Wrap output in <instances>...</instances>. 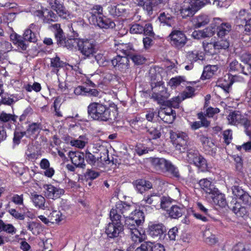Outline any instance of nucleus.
Segmentation results:
<instances>
[{
  "label": "nucleus",
  "instance_id": "f257e3e1",
  "mask_svg": "<svg viewBox=\"0 0 251 251\" xmlns=\"http://www.w3.org/2000/svg\"><path fill=\"white\" fill-rule=\"evenodd\" d=\"M117 107L114 103L109 106L100 102L90 103L87 107V113L93 120L100 122H112L117 117Z\"/></svg>",
  "mask_w": 251,
  "mask_h": 251
},
{
  "label": "nucleus",
  "instance_id": "f03ea898",
  "mask_svg": "<svg viewBox=\"0 0 251 251\" xmlns=\"http://www.w3.org/2000/svg\"><path fill=\"white\" fill-rule=\"evenodd\" d=\"M144 221V213L139 209L131 212L125 220V227L128 230L132 240L135 243H141L145 238V234L141 233L139 229V226L143 224Z\"/></svg>",
  "mask_w": 251,
  "mask_h": 251
},
{
  "label": "nucleus",
  "instance_id": "7ed1b4c3",
  "mask_svg": "<svg viewBox=\"0 0 251 251\" xmlns=\"http://www.w3.org/2000/svg\"><path fill=\"white\" fill-rule=\"evenodd\" d=\"M52 27L55 30L54 35L58 45L69 50H73L77 47L79 39L72 36L65 37L60 24L53 25Z\"/></svg>",
  "mask_w": 251,
  "mask_h": 251
},
{
  "label": "nucleus",
  "instance_id": "20e7f679",
  "mask_svg": "<svg viewBox=\"0 0 251 251\" xmlns=\"http://www.w3.org/2000/svg\"><path fill=\"white\" fill-rule=\"evenodd\" d=\"M10 38L14 44L19 49L25 50L28 47L26 42L35 43L37 41V37L31 29H26L22 37L17 34L11 35Z\"/></svg>",
  "mask_w": 251,
  "mask_h": 251
},
{
  "label": "nucleus",
  "instance_id": "39448f33",
  "mask_svg": "<svg viewBox=\"0 0 251 251\" xmlns=\"http://www.w3.org/2000/svg\"><path fill=\"white\" fill-rule=\"evenodd\" d=\"M162 81L151 83L152 90L151 98L157 102L158 103L164 105L166 100L169 98L170 94L167 92V88L163 85Z\"/></svg>",
  "mask_w": 251,
  "mask_h": 251
},
{
  "label": "nucleus",
  "instance_id": "423d86ee",
  "mask_svg": "<svg viewBox=\"0 0 251 251\" xmlns=\"http://www.w3.org/2000/svg\"><path fill=\"white\" fill-rule=\"evenodd\" d=\"M111 222L105 226V233L108 238L114 239L121 236L124 229L122 221L110 216Z\"/></svg>",
  "mask_w": 251,
  "mask_h": 251
},
{
  "label": "nucleus",
  "instance_id": "0eeeda50",
  "mask_svg": "<svg viewBox=\"0 0 251 251\" xmlns=\"http://www.w3.org/2000/svg\"><path fill=\"white\" fill-rule=\"evenodd\" d=\"M187 157L188 162L194 164L201 172L207 170V164L206 159L201 156L199 151L195 149H190L187 150Z\"/></svg>",
  "mask_w": 251,
  "mask_h": 251
},
{
  "label": "nucleus",
  "instance_id": "6e6552de",
  "mask_svg": "<svg viewBox=\"0 0 251 251\" xmlns=\"http://www.w3.org/2000/svg\"><path fill=\"white\" fill-rule=\"evenodd\" d=\"M131 206L125 202L120 201L112 208L109 213V216L113 217L122 221L123 218L126 219L127 215L131 213Z\"/></svg>",
  "mask_w": 251,
  "mask_h": 251
},
{
  "label": "nucleus",
  "instance_id": "1a4fd4ad",
  "mask_svg": "<svg viewBox=\"0 0 251 251\" xmlns=\"http://www.w3.org/2000/svg\"><path fill=\"white\" fill-rule=\"evenodd\" d=\"M78 50L87 57L93 56L96 52L95 41L93 39H79Z\"/></svg>",
  "mask_w": 251,
  "mask_h": 251
},
{
  "label": "nucleus",
  "instance_id": "9d476101",
  "mask_svg": "<svg viewBox=\"0 0 251 251\" xmlns=\"http://www.w3.org/2000/svg\"><path fill=\"white\" fill-rule=\"evenodd\" d=\"M170 43L176 49L180 50L185 46L188 38L184 33L180 30L174 29L170 34Z\"/></svg>",
  "mask_w": 251,
  "mask_h": 251
},
{
  "label": "nucleus",
  "instance_id": "9b49d317",
  "mask_svg": "<svg viewBox=\"0 0 251 251\" xmlns=\"http://www.w3.org/2000/svg\"><path fill=\"white\" fill-rule=\"evenodd\" d=\"M112 66L121 72L126 73L129 69V60L126 56L117 55L111 60Z\"/></svg>",
  "mask_w": 251,
  "mask_h": 251
},
{
  "label": "nucleus",
  "instance_id": "f8f14e48",
  "mask_svg": "<svg viewBox=\"0 0 251 251\" xmlns=\"http://www.w3.org/2000/svg\"><path fill=\"white\" fill-rule=\"evenodd\" d=\"M214 204L221 208L225 207L227 206L228 208L230 209L234 213H235V203L233 205H229L227 204L225 196L218 190H216L214 193L211 195Z\"/></svg>",
  "mask_w": 251,
  "mask_h": 251
},
{
  "label": "nucleus",
  "instance_id": "ddd939ff",
  "mask_svg": "<svg viewBox=\"0 0 251 251\" xmlns=\"http://www.w3.org/2000/svg\"><path fill=\"white\" fill-rule=\"evenodd\" d=\"M166 231V227L161 223L154 222L149 224L148 232L149 235L153 238L160 239Z\"/></svg>",
  "mask_w": 251,
  "mask_h": 251
},
{
  "label": "nucleus",
  "instance_id": "4468645a",
  "mask_svg": "<svg viewBox=\"0 0 251 251\" xmlns=\"http://www.w3.org/2000/svg\"><path fill=\"white\" fill-rule=\"evenodd\" d=\"M199 10L192 0H186L182 3L180 9V14L183 18L193 16Z\"/></svg>",
  "mask_w": 251,
  "mask_h": 251
},
{
  "label": "nucleus",
  "instance_id": "2eb2a0df",
  "mask_svg": "<svg viewBox=\"0 0 251 251\" xmlns=\"http://www.w3.org/2000/svg\"><path fill=\"white\" fill-rule=\"evenodd\" d=\"M43 188L45 196L49 199L58 198L64 193V190L63 189L55 187L51 184H45Z\"/></svg>",
  "mask_w": 251,
  "mask_h": 251
},
{
  "label": "nucleus",
  "instance_id": "dca6fc26",
  "mask_svg": "<svg viewBox=\"0 0 251 251\" xmlns=\"http://www.w3.org/2000/svg\"><path fill=\"white\" fill-rule=\"evenodd\" d=\"M175 135L176 137L174 144L176 145V150L179 151L180 152H185L187 148V135L184 132L179 131L176 132Z\"/></svg>",
  "mask_w": 251,
  "mask_h": 251
},
{
  "label": "nucleus",
  "instance_id": "f3484780",
  "mask_svg": "<svg viewBox=\"0 0 251 251\" xmlns=\"http://www.w3.org/2000/svg\"><path fill=\"white\" fill-rule=\"evenodd\" d=\"M155 162L159 165H163L166 171L172 177L178 178L180 176L178 170L176 167L170 161L165 159H156Z\"/></svg>",
  "mask_w": 251,
  "mask_h": 251
},
{
  "label": "nucleus",
  "instance_id": "a211bd4d",
  "mask_svg": "<svg viewBox=\"0 0 251 251\" xmlns=\"http://www.w3.org/2000/svg\"><path fill=\"white\" fill-rule=\"evenodd\" d=\"M108 11L114 17L127 16L130 13V9L123 4L110 5L108 7Z\"/></svg>",
  "mask_w": 251,
  "mask_h": 251
},
{
  "label": "nucleus",
  "instance_id": "6ab92c4d",
  "mask_svg": "<svg viewBox=\"0 0 251 251\" xmlns=\"http://www.w3.org/2000/svg\"><path fill=\"white\" fill-rule=\"evenodd\" d=\"M69 156L72 163L76 168L84 169L86 167L85 154L79 151H70Z\"/></svg>",
  "mask_w": 251,
  "mask_h": 251
},
{
  "label": "nucleus",
  "instance_id": "aec40b11",
  "mask_svg": "<svg viewBox=\"0 0 251 251\" xmlns=\"http://www.w3.org/2000/svg\"><path fill=\"white\" fill-rule=\"evenodd\" d=\"M196 205L198 210H199L201 213H194V216L197 219L200 220L204 222L209 221V219L211 218L210 214L211 210L206 208L200 202H197Z\"/></svg>",
  "mask_w": 251,
  "mask_h": 251
},
{
  "label": "nucleus",
  "instance_id": "412c9836",
  "mask_svg": "<svg viewBox=\"0 0 251 251\" xmlns=\"http://www.w3.org/2000/svg\"><path fill=\"white\" fill-rule=\"evenodd\" d=\"M237 208L238 207L236 206ZM238 209V210L236 211V217L237 218L236 227L241 226L244 228H246L248 226L247 221L249 219L248 211L245 206H240Z\"/></svg>",
  "mask_w": 251,
  "mask_h": 251
},
{
  "label": "nucleus",
  "instance_id": "4be33fe9",
  "mask_svg": "<svg viewBox=\"0 0 251 251\" xmlns=\"http://www.w3.org/2000/svg\"><path fill=\"white\" fill-rule=\"evenodd\" d=\"M235 75L231 73L227 74V75L225 76L224 79L219 80L216 86L217 88L220 87L223 89L224 91L228 92L229 88L234 82Z\"/></svg>",
  "mask_w": 251,
  "mask_h": 251
},
{
  "label": "nucleus",
  "instance_id": "5701e85b",
  "mask_svg": "<svg viewBox=\"0 0 251 251\" xmlns=\"http://www.w3.org/2000/svg\"><path fill=\"white\" fill-rule=\"evenodd\" d=\"M251 204V196L242 189L236 187V204Z\"/></svg>",
  "mask_w": 251,
  "mask_h": 251
},
{
  "label": "nucleus",
  "instance_id": "b1692460",
  "mask_svg": "<svg viewBox=\"0 0 251 251\" xmlns=\"http://www.w3.org/2000/svg\"><path fill=\"white\" fill-rule=\"evenodd\" d=\"M136 191L141 194L151 189L152 188V183L144 179H138L133 182Z\"/></svg>",
  "mask_w": 251,
  "mask_h": 251
},
{
  "label": "nucleus",
  "instance_id": "393cba45",
  "mask_svg": "<svg viewBox=\"0 0 251 251\" xmlns=\"http://www.w3.org/2000/svg\"><path fill=\"white\" fill-rule=\"evenodd\" d=\"M103 15V8L100 5H95L90 10L89 14L87 15L88 20L91 24L97 23V19Z\"/></svg>",
  "mask_w": 251,
  "mask_h": 251
},
{
  "label": "nucleus",
  "instance_id": "a878e982",
  "mask_svg": "<svg viewBox=\"0 0 251 251\" xmlns=\"http://www.w3.org/2000/svg\"><path fill=\"white\" fill-rule=\"evenodd\" d=\"M161 197L159 194L152 193L147 196H145L142 202L151 204L155 207H159Z\"/></svg>",
  "mask_w": 251,
  "mask_h": 251
},
{
  "label": "nucleus",
  "instance_id": "bb28decb",
  "mask_svg": "<svg viewBox=\"0 0 251 251\" xmlns=\"http://www.w3.org/2000/svg\"><path fill=\"white\" fill-rule=\"evenodd\" d=\"M241 58L244 64V65L241 64L239 65L242 72L246 75L251 74V54H246L243 55L241 56Z\"/></svg>",
  "mask_w": 251,
  "mask_h": 251
},
{
  "label": "nucleus",
  "instance_id": "cd10ccee",
  "mask_svg": "<svg viewBox=\"0 0 251 251\" xmlns=\"http://www.w3.org/2000/svg\"><path fill=\"white\" fill-rule=\"evenodd\" d=\"M42 129L43 125L41 123L29 122L25 131L27 136H37Z\"/></svg>",
  "mask_w": 251,
  "mask_h": 251
},
{
  "label": "nucleus",
  "instance_id": "c85d7f7f",
  "mask_svg": "<svg viewBox=\"0 0 251 251\" xmlns=\"http://www.w3.org/2000/svg\"><path fill=\"white\" fill-rule=\"evenodd\" d=\"M167 212L170 218L178 219L184 213L185 209L182 205H172Z\"/></svg>",
  "mask_w": 251,
  "mask_h": 251
},
{
  "label": "nucleus",
  "instance_id": "c756f323",
  "mask_svg": "<svg viewBox=\"0 0 251 251\" xmlns=\"http://www.w3.org/2000/svg\"><path fill=\"white\" fill-rule=\"evenodd\" d=\"M97 23H93L92 25H98L100 28H113L115 26V23L110 19L102 15L97 19Z\"/></svg>",
  "mask_w": 251,
  "mask_h": 251
},
{
  "label": "nucleus",
  "instance_id": "7c9ffc66",
  "mask_svg": "<svg viewBox=\"0 0 251 251\" xmlns=\"http://www.w3.org/2000/svg\"><path fill=\"white\" fill-rule=\"evenodd\" d=\"M199 184L201 188L206 193L212 195L218 189L216 188L211 181L207 178L201 179L199 181Z\"/></svg>",
  "mask_w": 251,
  "mask_h": 251
},
{
  "label": "nucleus",
  "instance_id": "2f4dec72",
  "mask_svg": "<svg viewBox=\"0 0 251 251\" xmlns=\"http://www.w3.org/2000/svg\"><path fill=\"white\" fill-rule=\"evenodd\" d=\"M145 130L146 135L150 140L158 139L161 135L160 128L157 126H147L145 128Z\"/></svg>",
  "mask_w": 251,
  "mask_h": 251
},
{
  "label": "nucleus",
  "instance_id": "473e14b6",
  "mask_svg": "<svg viewBox=\"0 0 251 251\" xmlns=\"http://www.w3.org/2000/svg\"><path fill=\"white\" fill-rule=\"evenodd\" d=\"M236 123L243 126L246 134L251 138V124L249 120L246 118L236 113Z\"/></svg>",
  "mask_w": 251,
  "mask_h": 251
},
{
  "label": "nucleus",
  "instance_id": "72a5a7b5",
  "mask_svg": "<svg viewBox=\"0 0 251 251\" xmlns=\"http://www.w3.org/2000/svg\"><path fill=\"white\" fill-rule=\"evenodd\" d=\"M250 15L246 11V9H243L239 12L238 16H236V30L237 29L243 30L244 27V22H245L249 17Z\"/></svg>",
  "mask_w": 251,
  "mask_h": 251
},
{
  "label": "nucleus",
  "instance_id": "f704fd0d",
  "mask_svg": "<svg viewBox=\"0 0 251 251\" xmlns=\"http://www.w3.org/2000/svg\"><path fill=\"white\" fill-rule=\"evenodd\" d=\"M218 67L216 65H209L204 68L201 78L202 80L210 78L218 71Z\"/></svg>",
  "mask_w": 251,
  "mask_h": 251
},
{
  "label": "nucleus",
  "instance_id": "c9c22d12",
  "mask_svg": "<svg viewBox=\"0 0 251 251\" xmlns=\"http://www.w3.org/2000/svg\"><path fill=\"white\" fill-rule=\"evenodd\" d=\"M158 20L163 25L172 26L174 24V17L168 13H161L158 17Z\"/></svg>",
  "mask_w": 251,
  "mask_h": 251
},
{
  "label": "nucleus",
  "instance_id": "e433bc0d",
  "mask_svg": "<svg viewBox=\"0 0 251 251\" xmlns=\"http://www.w3.org/2000/svg\"><path fill=\"white\" fill-rule=\"evenodd\" d=\"M231 29V25L228 23H222L217 27V35L221 39L227 35Z\"/></svg>",
  "mask_w": 251,
  "mask_h": 251
},
{
  "label": "nucleus",
  "instance_id": "4c0bfd02",
  "mask_svg": "<svg viewBox=\"0 0 251 251\" xmlns=\"http://www.w3.org/2000/svg\"><path fill=\"white\" fill-rule=\"evenodd\" d=\"M65 63L60 60V58L56 56L55 57L50 58V67L53 68L54 72L57 73L59 69L64 67Z\"/></svg>",
  "mask_w": 251,
  "mask_h": 251
},
{
  "label": "nucleus",
  "instance_id": "58836bf2",
  "mask_svg": "<svg viewBox=\"0 0 251 251\" xmlns=\"http://www.w3.org/2000/svg\"><path fill=\"white\" fill-rule=\"evenodd\" d=\"M25 154L26 158L29 160L36 159L40 155L39 152L35 151L34 147L32 145H28L27 146V150L25 151Z\"/></svg>",
  "mask_w": 251,
  "mask_h": 251
},
{
  "label": "nucleus",
  "instance_id": "ea45409f",
  "mask_svg": "<svg viewBox=\"0 0 251 251\" xmlns=\"http://www.w3.org/2000/svg\"><path fill=\"white\" fill-rule=\"evenodd\" d=\"M203 59L202 56L199 55L197 50L190 51L187 53L186 60L188 62L193 64L197 61Z\"/></svg>",
  "mask_w": 251,
  "mask_h": 251
},
{
  "label": "nucleus",
  "instance_id": "a19ab883",
  "mask_svg": "<svg viewBox=\"0 0 251 251\" xmlns=\"http://www.w3.org/2000/svg\"><path fill=\"white\" fill-rule=\"evenodd\" d=\"M58 18V17L56 14L51 10L46 9L44 18L43 20L44 23L50 24L51 22L57 21Z\"/></svg>",
  "mask_w": 251,
  "mask_h": 251
},
{
  "label": "nucleus",
  "instance_id": "79ce46f5",
  "mask_svg": "<svg viewBox=\"0 0 251 251\" xmlns=\"http://www.w3.org/2000/svg\"><path fill=\"white\" fill-rule=\"evenodd\" d=\"M209 22V19L206 15H201L197 17L194 20V25L195 27L200 28L204 26Z\"/></svg>",
  "mask_w": 251,
  "mask_h": 251
},
{
  "label": "nucleus",
  "instance_id": "37998d69",
  "mask_svg": "<svg viewBox=\"0 0 251 251\" xmlns=\"http://www.w3.org/2000/svg\"><path fill=\"white\" fill-rule=\"evenodd\" d=\"M17 116L13 115L10 114H7L4 112H2L0 114V121L4 123H8L5 125V126L10 127L11 125L9 122L13 121V123L16 122Z\"/></svg>",
  "mask_w": 251,
  "mask_h": 251
},
{
  "label": "nucleus",
  "instance_id": "c03bdc74",
  "mask_svg": "<svg viewBox=\"0 0 251 251\" xmlns=\"http://www.w3.org/2000/svg\"><path fill=\"white\" fill-rule=\"evenodd\" d=\"M45 198L41 195L35 194L32 196V201L35 206L40 209H45Z\"/></svg>",
  "mask_w": 251,
  "mask_h": 251
},
{
  "label": "nucleus",
  "instance_id": "a18cd8bd",
  "mask_svg": "<svg viewBox=\"0 0 251 251\" xmlns=\"http://www.w3.org/2000/svg\"><path fill=\"white\" fill-rule=\"evenodd\" d=\"M50 218L52 223L58 224L65 219V216L60 211H53L50 214Z\"/></svg>",
  "mask_w": 251,
  "mask_h": 251
},
{
  "label": "nucleus",
  "instance_id": "49530a36",
  "mask_svg": "<svg viewBox=\"0 0 251 251\" xmlns=\"http://www.w3.org/2000/svg\"><path fill=\"white\" fill-rule=\"evenodd\" d=\"M173 200L169 197L162 196L161 197L160 203L159 206L161 208L167 211L169 210L171 206L172 205V202Z\"/></svg>",
  "mask_w": 251,
  "mask_h": 251
},
{
  "label": "nucleus",
  "instance_id": "de8ad7c7",
  "mask_svg": "<svg viewBox=\"0 0 251 251\" xmlns=\"http://www.w3.org/2000/svg\"><path fill=\"white\" fill-rule=\"evenodd\" d=\"M117 50L123 53L125 56L131 54L132 45L130 44H121L118 45Z\"/></svg>",
  "mask_w": 251,
  "mask_h": 251
},
{
  "label": "nucleus",
  "instance_id": "09e8293b",
  "mask_svg": "<svg viewBox=\"0 0 251 251\" xmlns=\"http://www.w3.org/2000/svg\"><path fill=\"white\" fill-rule=\"evenodd\" d=\"M202 46L205 52L210 54H214L217 53L215 43H208L203 42Z\"/></svg>",
  "mask_w": 251,
  "mask_h": 251
},
{
  "label": "nucleus",
  "instance_id": "8fccbe9b",
  "mask_svg": "<svg viewBox=\"0 0 251 251\" xmlns=\"http://www.w3.org/2000/svg\"><path fill=\"white\" fill-rule=\"evenodd\" d=\"M181 101V98L179 96L174 97L170 100H167L164 105L167 107H170L171 108H177L179 107V103Z\"/></svg>",
  "mask_w": 251,
  "mask_h": 251
},
{
  "label": "nucleus",
  "instance_id": "3c124183",
  "mask_svg": "<svg viewBox=\"0 0 251 251\" xmlns=\"http://www.w3.org/2000/svg\"><path fill=\"white\" fill-rule=\"evenodd\" d=\"M157 116L164 123L172 124L176 119V113L174 112L173 115H164L163 112H158Z\"/></svg>",
  "mask_w": 251,
  "mask_h": 251
},
{
  "label": "nucleus",
  "instance_id": "603ef678",
  "mask_svg": "<svg viewBox=\"0 0 251 251\" xmlns=\"http://www.w3.org/2000/svg\"><path fill=\"white\" fill-rule=\"evenodd\" d=\"M144 25L135 23L130 25L129 32L131 34H141L144 32Z\"/></svg>",
  "mask_w": 251,
  "mask_h": 251
},
{
  "label": "nucleus",
  "instance_id": "864d4df0",
  "mask_svg": "<svg viewBox=\"0 0 251 251\" xmlns=\"http://www.w3.org/2000/svg\"><path fill=\"white\" fill-rule=\"evenodd\" d=\"M59 7L56 9V12L58 16L64 19H68L70 18L69 12L66 9L65 7L62 5H59Z\"/></svg>",
  "mask_w": 251,
  "mask_h": 251
},
{
  "label": "nucleus",
  "instance_id": "5fc2aeb1",
  "mask_svg": "<svg viewBox=\"0 0 251 251\" xmlns=\"http://www.w3.org/2000/svg\"><path fill=\"white\" fill-rule=\"evenodd\" d=\"M19 99L16 95H11L10 97L4 96L1 98V102L3 104L10 105L17 101Z\"/></svg>",
  "mask_w": 251,
  "mask_h": 251
},
{
  "label": "nucleus",
  "instance_id": "6e6d98bb",
  "mask_svg": "<svg viewBox=\"0 0 251 251\" xmlns=\"http://www.w3.org/2000/svg\"><path fill=\"white\" fill-rule=\"evenodd\" d=\"M178 236V228L175 226L170 229L168 233L165 235V237L167 240L175 241L176 237Z\"/></svg>",
  "mask_w": 251,
  "mask_h": 251
},
{
  "label": "nucleus",
  "instance_id": "4d7b16f0",
  "mask_svg": "<svg viewBox=\"0 0 251 251\" xmlns=\"http://www.w3.org/2000/svg\"><path fill=\"white\" fill-rule=\"evenodd\" d=\"M231 3V0H211L212 5L220 8H227Z\"/></svg>",
  "mask_w": 251,
  "mask_h": 251
},
{
  "label": "nucleus",
  "instance_id": "13d9d810",
  "mask_svg": "<svg viewBox=\"0 0 251 251\" xmlns=\"http://www.w3.org/2000/svg\"><path fill=\"white\" fill-rule=\"evenodd\" d=\"M155 1L154 0H146L143 8L147 11L149 15L152 14V11L155 7Z\"/></svg>",
  "mask_w": 251,
  "mask_h": 251
},
{
  "label": "nucleus",
  "instance_id": "bf43d9fd",
  "mask_svg": "<svg viewBox=\"0 0 251 251\" xmlns=\"http://www.w3.org/2000/svg\"><path fill=\"white\" fill-rule=\"evenodd\" d=\"M85 159L88 164L92 166L95 165L97 161L99 162L98 156H96V155L89 151L86 152V153L85 154Z\"/></svg>",
  "mask_w": 251,
  "mask_h": 251
},
{
  "label": "nucleus",
  "instance_id": "052dcab7",
  "mask_svg": "<svg viewBox=\"0 0 251 251\" xmlns=\"http://www.w3.org/2000/svg\"><path fill=\"white\" fill-rule=\"evenodd\" d=\"M144 32L143 34L146 36L155 37V33L153 30V27L151 23L144 25Z\"/></svg>",
  "mask_w": 251,
  "mask_h": 251
},
{
  "label": "nucleus",
  "instance_id": "680f3d73",
  "mask_svg": "<svg viewBox=\"0 0 251 251\" xmlns=\"http://www.w3.org/2000/svg\"><path fill=\"white\" fill-rule=\"evenodd\" d=\"M25 135L27 136L25 131H20L16 129L14 133L13 143L16 145H19L21 142V139Z\"/></svg>",
  "mask_w": 251,
  "mask_h": 251
},
{
  "label": "nucleus",
  "instance_id": "e2e57ef3",
  "mask_svg": "<svg viewBox=\"0 0 251 251\" xmlns=\"http://www.w3.org/2000/svg\"><path fill=\"white\" fill-rule=\"evenodd\" d=\"M149 245L147 242H144L135 250L133 246H130L127 249L126 251H150L149 250L150 249V246Z\"/></svg>",
  "mask_w": 251,
  "mask_h": 251
},
{
  "label": "nucleus",
  "instance_id": "0e129e2a",
  "mask_svg": "<svg viewBox=\"0 0 251 251\" xmlns=\"http://www.w3.org/2000/svg\"><path fill=\"white\" fill-rule=\"evenodd\" d=\"M216 45V48L217 50L220 49H226L228 48L229 46V42L226 39H222V38L217 42H215Z\"/></svg>",
  "mask_w": 251,
  "mask_h": 251
},
{
  "label": "nucleus",
  "instance_id": "69168bd1",
  "mask_svg": "<svg viewBox=\"0 0 251 251\" xmlns=\"http://www.w3.org/2000/svg\"><path fill=\"white\" fill-rule=\"evenodd\" d=\"M150 246V251H165L164 246L160 243H155L151 242H147Z\"/></svg>",
  "mask_w": 251,
  "mask_h": 251
},
{
  "label": "nucleus",
  "instance_id": "338daca9",
  "mask_svg": "<svg viewBox=\"0 0 251 251\" xmlns=\"http://www.w3.org/2000/svg\"><path fill=\"white\" fill-rule=\"evenodd\" d=\"M100 176V173L91 169H87L85 177L87 179L93 180L97 178Z\"/></svg>",
  "mask_w": 251,
  "mask_h": 251
},
{
  "label": "nucleus",
  "instance_id": "774afa93",
  "mask_svg": "<svg viewBox=\"0 0 251 251\" xmlns=\"http://www.w3.org/2000/svg\"><path fill=\"white\" fill-rule=\"evenodd\" d=\"M183 81L184 79L181 76L173 77L170 80L169 84L171 87L175 88L179 86Z\"/></svg>",
  "mask_w": 251,
  "mask_h": 251
}]
</instances>
